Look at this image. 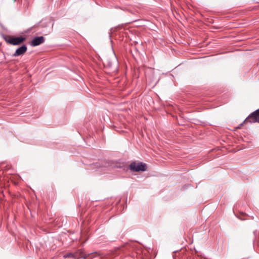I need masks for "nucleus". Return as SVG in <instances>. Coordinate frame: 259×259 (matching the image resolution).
<instances>
[{
    "label": "nucleus",
    "mask_w": 259,
    "mask_h": 259,
    "mask_svg": "<svg viewBox=\"0 0 259 259\" xmlns=\"http://www.w3.org/2000/svg\"><path fill=\"white\" fill-rule=\"evenodd\" d=\"M146 164L142 162H133L130 165V169L133 171H144L146 170Z\"/></svg>",
    "instance_id": "nucleus-1"
},
{
    "label": "nucleus",
    "mask_w": 259,
    "mask_h": 259,
    "mask_svg": "<svg viewBox=\"0 0 259 259\" xmlns=\"http://www.w3.org/2000/svg\"><path fill=\"white\" fill-rule=\"evenodd\" d=\"M5 39L6 42L14 46L19 45L25 40V38L23 36L12 37L8 36L6 37Z\"/></svg>",
    "instance_id": "nucleus-2"
},
{
    "label": "nucleus",
    "mask_w": 259,
    "mask_h": 259,
    "mask_svg": "<svg viewBox=\"0 0 259 259\" xmlns=\"http://www.w3.org/2000/svg\"><path fill=\"white\" fill-rule=\"evenodd\" d=\"M244 122H249L250 123L259 122V109L251 113Z\"/></svg>",
    "instance_id": "nucleus-3"
},
{
    "label": "nucleus",
    "mask_w": 259,
    "mask_h": 259,
    "mask_svg": "<svg viewBox=\"0 0 259 259\" xmlns=\"http://www.w3.org/2000/svg\"><path fill=\"white\" fill-rule=\"evenodd\" d=\"M27 50V48L26 45H23L20 48H18L15 53L13 55V57H18L23 55Z\"/></svg>",
    "instance_id": "nucleus-4"
},
{
    "label": "nucleus",
    "mask_w": 259,
    "mask_h": 259,
    "mask_svg": "<svg viewBox=\"0 0 259 259\" xmlns=\"http://www.w3.org/2000/svg\"><path fill=\"white\" fill-rule=\"evenodd\" d=\"M45 38L44 36H37L34 38L31 42V45L32 46H38L45 41Z\"/></svg>",
    "instance_id": "nucleus-5"
},
{
    "label": "nucleus",
    "mask_w": 259,
    "mask_h": 259,
    "mask_svg": "<svg viewBox=\"0 0 259 259\" xmlns=\"http://www.w3.org/2000/svg\"><path fill=\"white\" fill-rule=\"evenodd\" d=\"M70 255H71V254H68V255H65L64 256V257H68V256H70Z\"/></svg>",
    "instance_id": "nucleus-6"
}]
</instances>
